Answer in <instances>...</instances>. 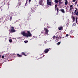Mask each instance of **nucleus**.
<instances>
[{
	"label": "nucleus",
	"mask_w": 78,
	"mask_h": 78,
	"mask_svg": "<svg viewBox=\"0 0 78 78\" xmlns=\"http://www.w3.org/2000/svg\"><path fill=\"white\" fill-rule=\"evenodd\" d=\"M27 33H26L25 32H21V34L23 36H26V37H31V36H32V34L30 32V31H27Z\"/></svg>",
	"instance_id": "nucleus-1"
},
{
	"label": "nucleus",
	"mask_w": 78,
	"mask_h": 78,
	"mask_svg": "<svg viewBox=\"0 0 78 78\" xmlns=\"http://www.w3.org/2000/svg\"><path fill=\"white\" fill-rule=\"evenodd\" d=\"M11 29L10 30L11 33H14L16 31V30L14 29V27H11Z\"/></svg>",
	"instance_id": "nucleus-2"
},
{
	"label": "nucleus",
	"mask_w": 78,
	"mask_h": 78,
	"mask_svg": "<svg viewBox=\"0 0 78 78\" xmlns=\"http://www.w3.org/2000/svg\"><path fill=\"white\" fill-rule=\"evenodd\" d=\"M54 2L55 3H58V2L59 4V6L61 5V0H55Z\"/></svg>",
	"instance_id": "nucleus-3"
},
{
	"label": "nucleus",
	"mask_w": 78,
	"mask_h": 78,
	"mask_svg": "<svg viewBox=\"0 0 78 78\" xmlns=\"http://www.w3.org/2000/svg\"><path fill=\"white\" fill-rule=\"evenodd\" d=\"M57 6H58V5L57 4L55 5V11H56V10H57V12H59V8H58V7L57 8ZM56 8H57V9H56Z\"/></svg>",
	"instance_id": "nucleus-4"
},
{
	"label": "nucleus",
	"mask_w": 78,
	"mask_h": 78,
	"mask_svg": "<svg viewBox=\"0 0 78 78\" xmlns=\"http://www.w3.org/2000/svg\"><path fill=\"white\" fill-rule=\"evenodd\" d=\"M44 30L45 31V34H48V33L49 32V30L47 28H44Z\"/></svg>",
	"instance_id": "nucleus-5"
},
{
	"label": "nucleus",
	"mask_w": 78,
	"mask_h": 78,
	"mask_svg": "<svg viewBox=\"0 0 78 78\" xmlns=\"http://www.w3.org/2000/svg\"><path fill=\"white\" fill-rule=\"evenodd\" d=\"M60 35L58 36V35H57L56 36V39L55 40V41L56 42H58V38L59 37V39H61V37L60 36Z\"/></svg>",
	"instance_id": "nucleus-6"
},
{
	"label": "nucleus",
	"mask_w": 78,
	"mask_h": 78,
	"mask_svg": "<svg viewBox=\"0 0 78 78\" xmlns=\"http://www.w3.org/2000/svg\"><path fill=\"white\" fill-rule=\"evenodd\" d=\"M49 51H50V49H46L44 51V52L45 53H47Z\"/></svg>",
	"instance_id": "nucleus-7"
},
{
	"label": "nucleus",
	"mask_w": 78,
	"mask_h": 78,
	"mask_svg": "<svg viewBox=\"0 0 78 78\" xmlns=\"http://www.w3.org/2000/svg\"><path fill=\"white\" fill-rule=\"evenodd\" d=\"M74 9V8H73V5H71L70 6V10L69 11H71L72 9Z\"/></svg>",
	"instance_id": "nucleus-8"
},
{
	"label": "nucleus",
	"mask_w": 78,
	"mask_h": 78,
	"mask_svg": "<svg viewBox=\"0 0 78 78\" xmlns=\"http://www.w3.org/2000/svg\"><path fill=\"white\" fill-rule=\"evenodd\" d=\"M47 4L48 6H51V2L50 1L47 2Z\"/></svg>",
	"instance_id": "nucleus-9"
},
{
	"label": "nucleus",
	"mask_w": 78,
	"mask_h": 78,
	"mask_svg": "<svg viewBox=\"0 0 78 78\" xmlns=\"http://www.w3.org/2000/svg\"><path fill=\"white\" fill-rule=\"evenodd\" d=\"M43 1L42 0H40L39 2V4L40 5H42V4Z\"/></svg>",
	"instance_id": "nucleus-10"
},
{
	"label": "nucleus",
	"mask_w": 78,
	"mask_h": 78,
	"mask_svg": "<svg viewBox=\"0 0 78 78\" xmlns=\"http://www.w3.org/2000/svg\"><path fill=\"white\" fill-rule=\"evenodd\" d=\"M65 6H66L67 5V4H68V1H67V0H65Z\"/></svg>",
	"instance_id": "nucleus-11"
},
{
	"label": "nucleus",
	"mask_w": 78,
	"mask_h": 78,
	"mask_svg": "<svg viewBox=\"0 0 78 78\" xmlns=\"http://www.w3.org/2000/svg\"><path fill=\"white\" fill-rule=\"evenodd\" d=\"M60 11H61L62 12V13H65V11H64V10L63 9H61L60 10Z\"/></svg>",
	"instance_id": "nucleus-12"
},
{
	"label": "nucleus",
	"mask_w": 78,
	"mask_h": 78,
	"mask_svg": "<svg viewBox=\"0 0 78 78\" xmlns=\"http://www.w3.org/2000/svg\"><path fill=\"white\" fill-rule=\"evenodd\" d=\"M63 29V27H58V29L59 30H62V29Z\"/></svg>",
	"instance_id": "nucleus-13"
},
{
	"label": "nucleus",
	"mask_w": 78,
	"mask_h": 78,
	"mask_svg": "<svg viewBox=\"0 0 78 78\" xmlns=\"http://www.w3.org/2000/svg\"><path fill=\"white\" fill-rule=\"evenodd\" d=\"M78 12V10H75L73 13V14H74V15H75L76 14V12Z\"/></svg>",
	"instance_id": "nucleus-14"
},
{
	"label": "nucleus",
	"mask_w": 78,
	"mask_h": 78,
	"mask_svg": "<svg viewBox=\"0 0 78 78\" xmlns=\"http://www.w3.org/2000/svg\"><path fill=\"white\" fill-rule=\"evenodd\" d=\"M17 56L18 57H22V55H20V54H17Z\"/></svg>",
	"instance_id": "nucleus-15"
},
{
	"label": "nucleus",
	"mask_w": 78,
	"mask_h": 78,
	"mask_svg": "<svg viewBox=\"0 0 78 78\" xmlns=\"http://www.w3.org/2000/svg\"><path fill=\"white\" fill-rule=\"evenodd\" d=\"M21 55H24V56H27V55L25 54L24 52H22Z\"/></svg>",
	"instance_id": "nucleus-16"
},
{
	"label": "nucleus",
	"mask_w": 78,
	"mask_h": 78,
	"mask_svg": "<svg viewBox=\"0 0 78 78\" xmlns=\"http://www.w3.org/2000/svg\"><path fill=\"white\" fill-rule=\"evenodd\" d=\"M72 17L73 22H75V17L73 16Z\"/></svg>",
	"instance_id": "nucleus-17"
},
{
	"label": "nucleus",
	"mask_w": 78,
	"mask_h": 78,
	"mask_svg": "<svg viewBox=\"0 0 78 78\" xmlns=\"http://www.w3.org/2000/svg\"><path fill=\"white\" fill-rule=\"evenodd\" d=\"M77 20H78V17H76V23H77Z\"/></svg>",
	"instance_id": "nucleus-18"
},
{
	"label": "nucleus",
	"mask_w": 78,
	"mask_h": 78,
	"mask_svg": "<svg viewBox=\"0 0 78 78\" xmlns=\"http://www.w3.org/2000/svg\"><path fill=\"white\" fill-rule=\"evenodd\" d=\"M9 42H12V40L11 39L9 40Z\"/></svg>",
	"instance_id": "nucleus-19"
},
{
	"label": "nucleus",
	"mask_w": 78,
	"mask_h": 78,
	"mask_svg": "<svg viewBox=\"0 0 78 78\" xmlns=\"http://www.w3.org/2000/svg\"><path fill=\"white\" fill-rule=\"evenodd\" d=\"M35 8H34L33 7H32V8H31L32 11H33V9H35Z\"/></svg>",
	"instance_id": "nucleus-20"
},
{
	"label": "nucleus",
	"mask_w": 78,
	"mask_h": 78,
	"mask_svg": "<svg viewBox=\"0 0 78 78\" xmlns=\"http://www.w3.org/2000/svg\"><path fill=\"white\" fill-rule=\"evenodd\" d=\"M60 44H61V42H58V43H57V45H59Z\"/></svg>",
	"instance_id": "nucleus-21"
},
{
	"label": "nucleus",
	"mask_w": 78,
	"mask_h": 78,
	"mask_svg": "<svg viewBox=\"0 0 78 78\" xmlns=\"http://www.w3.org/2000/svg\"><path fill=\"white\" fill-rule=\"evenodd\" d=\"M24 42L25 43H27V42H28V40H26L25 41H24Z\"/></svg>",
	"instance_id": "nucleus-22"
},
{
	"label": "nucleus",
	"mask_w": 78,
	"mask_h": 78,
	"mask_svg": "<svg viewBox=\"0 0 78 78\" xmlns=\"http://www.w3.org/2000/svg\"><path fill=\"white\" fill-rule=\"evenodd\" d=\"M27 2H28V0H26V3L25 4V6H26V5H27Z\"/></svg>",
	"instance_id": "nucleus-23"
},
{
	"label": "nucleus",
	"mask_w": 78,
	"mask_h": 78,
	"mask_svg": "<svg viewBox=\"0 0 78 78\" xmlns=\"http://www.w3.org/2000/svg\"><path fill=\"white\" fill-rule=\"evenodd\" d=\"M53 38L55 39H56V36H54L53 37Z\"/></svg>",
	"instance_id": "nucleus-24"
},
{
	"label": "nucleus",
	"mask_w": 78,
	"mask_h": 78,
	"mask_svg": "<svg viewBox=\"0 0 78 78\" xmlns=\"http://www.w3.org/2000/svg\"><path fill=\"white\" fill-rule=\"evenodd\" d=\"M68 36H69V34H67L65 36V37H68Z\"/></svg>",
	"instance_id": "nucleus-25"
},
{
	"label": "nucleus",
	"mask_w": 78,
	"mask_h": 78,
	"mask_svg": "<svg viewBox=\"0 0 78 78\" xmlns=\"http://www.w3.org/2000/svg\"><path fill=\"white\" fill-rule=\"evenodd\" d=\"M12 20V17H10V21H11V20Z\"/></svg>",
	"instance_id": "nucleus-26"
},
{
	"label": "nucleus",
	"mask_w": 78,
	"mask_h": 78,
	"mask_svg": "<svg viewBox=\"0 0 78 78\" xmlns=\"http://www.w3.org/2000/svg\"><path fill=\"white\" fill-rule=\"evenodd\" d=\"M75 25H76V24L75 23H74V24H73L72 26H75Z\"/></svg>",
	"instance_id": "nucleus-27"
},
{
	"label": "nucleus",
	"mask_w": 78,
	"mask_h": 78,
	"mask_svg": "<svg viewBox=\"0 0 78 78\" xmlns=\"http://www.w3.org/2000/svg\"><path fill=\"white\" fill-rule=\"evenodd\" d=\"M75 9H76V10H78V9L76 8H75Z\"/></svg>",
	"instance_id": "nucleus-28"
},
{
	"label": "nucleus",
	"mask_w": 78,
	"mask_h": 78,
	"mask_svg": "<svg viewBox=\"0 0 78 78\" xmlns=\"http://www.w3.org/2000/svg\"><path fill=\"white\" fill-rule=\"evenodd\" d=\"M76 16L78 15V11L77 12V13H76Z\"/></svg>",
	"instance_id": "nucleus-29"
},
{
	"label": "nucleus",
	"mask_w": 78,
	"mask_h": 78,
	"mask_svg": "<svg viewBox=\"0 0 78 78\" xmlns=\"http://www.w3.org/2000/svg\"><path fill=\"white\" fill-rule=\"evenodd\" d=\"M2 58H5V56L4 55H3L2 57Z\"/></svg>",
	"instance_id": "nucleus-30"
},
{
	"label": "nucleus",
	"mask_w": 78,
	"mask_h": 78,
	"mask_svg": "<svg viewBox=\"0 0 78 78\" xmlns=\"http://www.w3.org/2000/svg\"><path fill=\"white\" fill-rule=\"evenodd\" d=\"M77 3H78L77 1H76L75 3V4H77Z\"/></svg>",
	"instance_id": "nucleus-31"
},
{
	"label": "nucleus",
	"mask_w": 78,
	"mask_h": 78,
	"mask_svg": "<svg viewBox=\"0 0 78 78\" xmlns=\"http://www.w3.org/2000/svg\"><path fill=\"white\" fill-rule=\"evenodd\" d=\"M50 2V0H47V2Z\"/></svg>",
	"instance_id": "nucleus-32"
},
{
	"label": "nucleus",
	"mask_w": 78,
	"mask_h": 78,
	"mask_svg": "<svg viewBox=\"0 0 78 78\" xmlns=\"http://www.w3.org/2000/svg\"><path fill=\"white\" fill-rule=\"evenodd\" d=\"M31 0H29V3H30V2H31Z\"/></svg>",
	"instance_id": "nucleus-33"
},
{
	"label": "nucleus",
	"mask_w": 78,
	"mask_h": 78,
	"mask_svg": "<svg viewBox=\"0 0 78 78\" xmlns=\"http://www.w3.org/2000/svg\"><path fill=\"white\" fill-rule=\"evenodd\" d=\"M75 1H76V0H73V2H75Z\"/></svg>",
	"instance_id": "nucleus-34"
},
{
	"label": "nucleus",
	"mask_w": 78,
	"mask_h": 78,
	"mask_svg": "<svg viewBox=\"0 0 78 78\" xmlns=\"http://www.w3.org/2000/svg\"><path fill=\"white\" fill-rule=\"evenodd\" d=\"M66 9H67V7H66Z\"/></svg>",
	"instance_id": "nucleus-35"
},
{
	"label": "nucleus",
	"mask_w": 78,
	"mask_h": 78,
	"mask_svg": "<svg viewBox=\"0 0 78 78\" xmlns=\"http://www.w3.org/2000/svg\"><path fill=\"white\" fill-rule=\"evenodd\" d=\"M18 14H20V12H18Z\"/></svg>",
	"instance_id": "nucleus-36"
},
{
	"label": "nucleus",
	"mask_w": 78,
	"mask_h": 78,
	"mask_svg": "<svg viewBox=\"0 0 78 78\" xmlns=\"http://www.w3.org/2000/svg\"><path fill=\"white\" fill-rule=\"evenodd\" d=\"M61 4H62V2H61Z\"/></svg>",
	"instance_id": "nucleus-37"
},
{
	"label": "nucleus",
	"mask_w": 78,
	"mask_h": 78,
	"mask_svg": "<svg viewBox=\"0 0 78 78\" xmlns=\"http://www.w3.org/2000/svg\"><path fill=\"white\" fill-rule=\"evenodd\" d=\"M1 58V55H0V58Z\"/></svg>",
	"instance_id": "nucleus-38"
},
{
	"label": "nucleus",
	"mask_w": 78,
	"mask_h": 78,
	"mask_svg": "<svg viewBox=\"0 0 78 78\" xmlns=\"http://www.w3.org/2000/svg\"><path fill=\"white\" fill-rule=\"evenodd\" d=\"M72 14H73V13H72Z\"/></svg>",
	"instance_id": "nucleus-39"
},
{
	"label": "nucleus",
	"mask_w": 78,
	"mask_h": 78,
	"mask_svg": "<svg viewBox=\"0 0 78 78\" xmlns=\"http://www.w3.org/2000/svg\"><path fill=\"white\" fill-rule=\"evenodd\" d=\"M62 38H64V37H63Z\"/></svg>",
	"instance_id": "nucleus-40"
},
{
	"label": "nucleus",
	"mask_w": 78,
	"mask_h": 78,
	"mask_svg": "<svg viewBox=\"0 0 78 78\" xmlns=\"http://www.w3.org/2000/svg\"><path fill=\"white\" fill-rule=\"evenodd\" d=\"M77 6H78V5H77Z\"/></svg>",
	"instance_id": "nucleus-41"
}]
</instances>
